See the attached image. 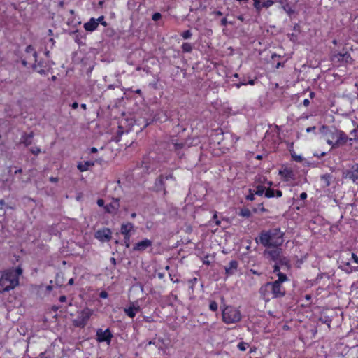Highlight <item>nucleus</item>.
<instances>
[{"instance_id": "obj_1", "label": "nucleus", "mask_w": 358, "mask_h": 358, "mask_svg": "<svg viewBox=\"0 0 358 358\" xmlns=\"http://www.w3.org/2000/svg\"><path fill=\"white\" fill-rule=\"evenodd\" d=\"M22 274V268L20 266L3 271L0 278V294L8 292L17 287Z\"/></svg>"}, {"instance_id": "obj_2", "label": "nucleus", "mask_w": 358, "mask_h": 358, "mask_svg": "<svg viewBox=\"0 0 358 358\" xmlns=\"http://www.w3.org/2000/svg\"><path fill=\"white\" fill-rule=\"evenodd\" d=\"M284 235L280 227L262 230L259 234V242L266 248H278L284 243Z\"/></svg>"}, {"instance_id": "obj_3", "label": "nucleus", "mask_w": 358, "mask_h": 358, "mask_svg": "<svg viewBox=\"0 0 358 358\" xmlns=\"http://www.w3.org/2000/svg\"><path fill=\"white\" fill-rule=\"evenodd\" d=\"M259 294L265 301H269L272 299L285 296L286 290L282 285H278L275 282H268L261 286Z\"/></svg>"}, {"instance_id": "obj_4", "label": "nucleus", "mask_w": 358, "mask_h": 358, "mask_svg": "<svg viewBox=\"0 0 358 358\" xmlns=\"http://www.w3.org/2000/svg\"><path fill=\"white\" fill-rule=\"evenodd\" d=\"M37 53L31 45L27 46L25 53L22 59V64L24 66L32 64L33 69L41 74L45 73L43 69V62H40L36 64Z\"/></svg>"}, {"instance_id": "obj_5", "label": "nucleus", "mask_w": 358, "mask_h": 358, "mask_svg": "<svg viewBox=\"0 0 358 358\" xmlns=\"http://www.w3.org/2000/svg\"><path fill=\"white\" fill-rule=\"evenodd\" d=\"M222 321L227 324H234L241 320L240 310L233 306H228L224 308L222 313Z\"/></svg>"}, {"instance_id": "obj_6", "label": "nucleus", "mask_w": 358, "mask_h": 358, "mask_svg": "<svg viewBox=\"0 0 358 358\" xmlns=\"http://www.w3.org/2000/svg\"><path fill=\"white\" fill-rule=\"evenodd\" d=\"M93 314L92 310L90 308L83 309L79 315L73 320V324L76 327L84 328Z\"/></svg>"}, {"instance_id": "obj_7", "label": "nucleus", "mask_w": 358, "mask_h": 358, "mask_svg": "<svg viewBox=\"0 0 358 358\" xmlns=\"http://www.w3.org/2000/svg\"><path fill=\"white\" fill-rule=\"evenodd\" d=\"M331 138L332 139H335V141L328 139L327 143L332 148H338L340 145L345 144L348 139L346 134L341 130H337L336 132L333 133Z\"/></svg>"}, {"instance_id": "obj_8", "label": "nucleus", "mask_w": 358, "mask_h": 358, "mask_svg": "<svg viewBox=\"0 0 358 358\" xmlns=\"http://www.w3.org/2000/svg\"><path fill=\"white\" fill-rule=\"evenodd\" d=\"M175 180V178L173 173H169L168 174L164 175L160 174L156 179L154 183V189L156 192H164V194L166 195L167 191L165 187V181L168 180Z\"/></svg>"}, {"instance_id": "obj_9", "label": "nucleus", "mask_w": 358, "mask_h": 358, "mask_svg": "<svg viewBox=\"0 0 358 358\" xmlns=\"http://www.w3.org/2000/svg\"><path fill=\"white\" fill-rule=\"evenodd\" d=\"M331 60L332 62L338 64V66L352 64L353 61L350 54L348 51H345L344 52L334 53L331 55Z\"/></svg>"}, {"instance_id": "obj_10", "label": "nucleus", "mask_w": 358, "mask_h": 358, "mask_svg": "<svg viewBox=\"0 0 358 358\" xmlns=\"http://www.w3.org/2000/svg\"><path fill=\"white\" fill-rule=\"evenodd\" d=\"M94 237L101 242H108L112 238V231L109 228L104 227L97 230Z\"/></svg>"}, {"instance_id": "obj_11", "label": "nucleus", "mask_w": 358, "mask_h": 358, "mask_svg": "<svg viewBox=\"0 0 358 358\" xmlns=\"http://www.w3.org/2000/svg\"><path fill=\"white\" fill-rule=\"evenodd\" d=\"M113 336V334L108 328L105 331L101 329H98L96 331V341L99 343L106 342L110 344Z\"/></svg>"}, {"instance_id": "obj_12", "label": "nucleus", "mask_w": 358, "mask_h": 358, "mask_svg": "<svg viewBox=\"0 0 358 358\" xmlns=\"http://www.w3.org/2000/svg\"><path fill=\"white\" fill-rule=\"evenodd\" d=\"M345 179L352 180L354 183L358 184V165L353 166L351 169L347 170L344 173Z\"/></svg>"}, {"instance_id": "obj_13", "label": "nucleus", "mask_w": 358, "mask_h": 358, "mask_svg": "<svg viewBox=\"0 0 358 358\" xmlns=\"http://www.w3.org/2000/svg\"><path fill=\"white\" fill-rule=\"evenodd\" d=\"M152 245V241L145 238L144 240H142V241L135 243L134 245V246H133V250L134 251L143 252L148 248L151 247Z\"/></svg>"}, {"instance_id": "obj_14", "label": "nucleus", "mask_w": 358, "mask_h": 358, "mask_svg": "<svg viewBox=\"0 0 358 358\" xmlns=\"http://www.w3.org/2000/svg\"><path fill=\"white\" fill-rule=\"evenodd\" d=\"M282 250L280 248V247L274 248L272 250H266L264 251V255L267 256L268 258L274 262L279 259Z\"/></svg>"}, {"instance_id": "obj_15", "label": "nucleus", "mask_w": 358, "mask_h": 358, "mask_svg": "<svg viewBox=\"0 0 358 358\" xmlns=\"http://www.w3.org/2000/svg\"><path fill=\"white\" fill-rule=\"evenodd\" d=\"M279 175L285 182H289L294 180V173L292 169L285 168L279 171Z\"/></svg>"}, {"instance_id": "obj_16", "label": "nucleus", "mask_w": 358, "mask_h": 358, "mask_svg": "<svg viewBox=\"0 0 358 358\" xmlns=\"http://www.w3.org/2000/svg\"><path fill=\"white\" fill-rule=\"evenodd\" d=\"M120 206V199H113V203L107 204L104 206L105 211L108 213H115Z\"/></svg>"}, {"instance_id": "obj_17", "label": "nucleus", "mask_w": 358, "mask_h": 358, "mask_svg": "<svg viewBox=\"0 0 358 358\" xmlns=\"http://www.w3.org/2000/svg\"><path fill=\"white\" fill-rule=\"evenodd\" d=\"M238 262L236 260H231L229 265L225 266V273L227 275H232L237 271Z\"/></svg>"}, {"instance_id": "obj_18", "label": "nucleus", "mask_w": 358, "mask_h": 358, "mask_svg": "<svg viewBox=\"0 0 358 358\" xmlns=\"http://www.w3.org/2000/svg\"><path fill=\"white\" fill-rule=\"evenodd\" d=\"M98 26V22L95 20V18L92 17L90 21L84 24L83 27L85 31L92 32L97 29Z\"/></svg>"}, {"instance_id": "obj_19", "label": "nucleus", "mask_w": 358, "mask_h": 358, "mask_svg": "<svg viewBox=\"0 0 358 358\" xmlns=\"http://www.w3.org/2000/svg\"><path fill=\"white\" fill-rule=\"evenodd\" d=\"M34 136V134L33 131H31L29 134H22L20 138V143L24 144L26 147L30 145L32 143Z\"/></svg>"}, {"instance_id": "obj_20", "label": "nucleus", "mask_w": 358, "mask_h": 358, "mask_svg": "<svg viewBox=\"0 0 358 358\" xmlns=\"http://www.w3.org/2000/svg\"><path fill=\"white\" fill-rule=\"evenodd\" d=\"M134 230V224L131 222L124 223L121 225L120 232L124 236L131 235V231Z\"/></svg>"}, {"instance_id": "obj_21", "label": "nucleus", "mask_w": 358, "mask_h": 358, "mask_svg": "<svg viewBox=\"0 0 358 358\" xmlns=\"http://www.w3.org/2000/svg\"><path fill=\"white\" fill-rule=\"evenodd\" d=\"M171 144L173 146L172 149L176 152H178L185 147V142L184 141H178V139L173 138L171 141Z\"/></svg>"}, {"instance_id": "obj_22", "label": "nucleus", "mask_w": 358, "mask_h": 358, "mask_svg": "<svg viewBox=\"0 0 358 358\" xmlns=\"http://www.w3.org/2000/svg\"><path fill=\"white\" fill-rule=\"evenodd\" d=\"M254 7L257 12H259L262 8H268L272 6L275 1H253Z\"/></svg>"}, {"instance_id": "obj_23", "label": "nucleus", "mask_w": 358, "mask_h": 358, "mask_svg": "<svg viewBox=\"0 0 358 358\" xmlns=\"http://www.w3.org/2000/svg\"><path fill=\"white\" fill-rule=\"evenodd\" d=\"M140 308L138 306H130L127 308H124V313L128 315L130 318H134L138 311H139Z\"/></svg>"}, {"instance_id": "obj_24", "label": "nucleus", "mask_w": 358, "mask_h": 358, "mask_svg": "<svg viewBox=\"0 0 358 358\" xmlns=\"http://www.w3.org/2000/svg\"><path fill=\"white\" fill-rule=\"evenodd\" d=\"M94 162L90 161H86L83 164V163H78L77 168L80 172L86 171L89 169L90 166H94Z\"/></svg>"}, {"instance_id": "obj_25", "label": "nucleus", "mask_w": 358, "mask_h": 358, "mask_svg": "<svg viewBox=\"0 0 358 358\" xmlns=\"http://www.w3.org/2000/svg\"><path fill=\"white\" fill-rule=\"evenodd\" d=\"M268 185L269 187L266 189L264 196H265V197L268 198V199L273 198V197H275V189L271 188V186L273 185V182L271 181H269V182H268Z\"/></svg>"}, {"instance_id": "obj_26", "label": "nucleus", "mask_w": 358, "mask_h": 358, "mask_svg": "<svg viewBox=\"0 0 358 358\" xmlns=\"http://www.w3.org/2000/svg\"><path fill=\"white\" fill-rule=\"evenodd\" d=\"M198 282L197 278H193L187 280L188 288L190 293H194L196 285Z\"/></svg>"}, {"instance_id": "obj_27", "label": "nucleus", "mask_w": 358, "mask_h": 358, "mask_svg": "<svg viewBox=\"0 0 358 358\" xmlns=\"http://www.w3.org/2000/svg\"><path fill=\"white\" fill-rule=\"evenodd\" d=\"M277 276L278 278L276 280H275L274 282L275 283H277L278 285H282L283 282L289 280L287 275L283 273H278Z\"/></svg>"}, {"instance_id": "obj_28", "label": "nucleus", "mask_w": 358, "mask_h": 358, "mask_svg": "<svg viewBox=\"0 0 358 358\" xmlns=\"http://www.w3.org/2000/svg\"><path fill=\"white\" fill-rule=\"evenodd\" d=\"M266 187L264 185H258L256 186L255 189H254L253 194H256L257 196H262L264 194H265Z\"/></svg>"}, {"instance_id": "obj_29", "label": "nucleus", "mask_w": 358, "mask_h": 358, "mask_svg": "<svg viewBox=\"0 0 358 358\" xmlns=\"http://www.w3.org/2000/svg\"><path fill=\"white\" fill-rule=\"evenodd\" d=\"M182 51L184 53H190L193 50V45L190 43H183L182 46Z\"/></svg>"}, {"instance_id": "obj_30", "label": "nucleus", "mask_w": 358, "mask_h": 358, "mask_svg": "<svg viewBox=\"0 0 358 358\" xmlns=\"http://www.w3.org/2000/svg\"><path fill=\"white\" fill-rule=\"evenodd\" d=\"M238 215L243 217L249 218L251 217L252 213L249 208H241Z\"/></svg>"}, {"instance_id": "obj_31", "label": "nucleus", "mask_w": 358, "mask_h": 358, "mask_svg": "<svg viewBox=\"0 0 358 358\" xmlns=\"http://www.w3.org/2000/svg\"><path fill=\"white\" fill-rule=\"evenodd\" d=\"M215 136L217 137V140L218 143H220V141L222 140L223 136V131L222 129H217L215 130Z\"/></svg>"}, {"instance_id": "obj_32", "label": "nucleus", "mask_w": 358, "mask_h": 358, "mask_svg": "<svg viewBox=\"0 0 358 358\" xmlns=\"http://www.w3.org/2000/svg\"><path fill=\"white\" fill-rule=\"evenodd\" d=\"M248 347V344L243 341L238 343V344L237 345L238 349L242 352L245 351Z\"/></svg>"}, {"instance_id": "obj_33", "label": "nucleus", "mask_w": 358, "mask_h": 358, "mask_svg": "<svg viewBox=\"0 0 358 358\" xmlns=\"http://www.w3.org/2000/svg\"><path fill=\"white\" fill-rule=\"evenodd\" d=\"M350 134L354 136V139L358 143V124H356V127L350 131Z\"/></svg>"}, {"instance_id": "obj_34", "label": "nucleus", "mask_w": 358, "mask_h": 358, "mask_svg": "<svg viewBox=\"0 0 358 358\" xmlns=\"http://www.w3.org/2000/svg\"><path fill=\"white\" fill-rule=\"evenodd\" d=\"M218 305L217 303L215 301H210L209 304V309L213 312H215L217 310Z\"/></svg>"}, {"instance_id": "obj_35", "label": "nucleus", "mask_w": 358, "mask_h": 358, "mask_svg": "<svg viewBox=\"0 0 358 358\" xmlns=\"http://www.w3.org/2000/svg\"><path fill=\"white\" fill-rule=\"evenodd\" d=\"M180 36L184 39H189L192 37V33L190 30H186V31H183L182 33H181Z\"/></svg>"}, {"instance_id": "obj_36", "label": "nucleus", "mask_w": 358, "mask_h": 358, "mask_svg": "<svg viewBox=\"0 0 358 358\" xmlns=\"http://www.w3.org/2000/svg\"><path fill=\"white\" fill-rule=\"evenodd\" d=\"M345 266H347V268H345V271L349 273L353 271H356L358 269V266L352 267L350 266L349 262H347Z\"/></svg>"}, {"instance_id": "obj_37", "label": "nucleus", "mask_w": 358, "mask_h": 358, "mask_svg": "<svg viewBox=\"0 0 358 358\" xmlns=\"http://www.w3.org/2000/svg\"><path fill=\"white\" fill-rule=\"evenodd\" d=\"M104 16L103 15H101L99 16L97 19H95V20L96 22H98V25L99 24H101V25L104 26V27H107L108 26V23L104 20Z\"/></svg>"}, {"instance_id": "obj_38", "label": "nucleus", "mask_w": 358, "mask_h": 358, "mask_svg": "<svg viewBox=\"0 0 358 358\" xmlns=\"http://www.w3.org/2000/svg\"><path fill=\"white\" fill-rule=\"evenodd\" d=\"M284 9L287 13L289 17H292V15L294 13V10L292 9V8L289 6L288 3H286L284 6Z\"/></svg>"}, {"instance_id": "obj_39", "label": "nucleus", "mask_w": 358, "mask_h": 358, "mask_svg": "<svg viewBox=\"0 0 358 358\" xmlns=\"http://www.w3.org/2000/svg\"><path fill=\"white\" fill-rule=\"evenodd\" d=\"M254 191L253 189H250L248 194L245 196L246 200L248 201H254L255 200V196L256 194H253Z\"/></svg>"}, {"instance_id": "obj_40", "label": "nucleus", "mask_w": 358, "mask_h": 358, "mask_svg": "<svg viewBox=\"0 0 358 358\" xmlns=\"http://www.w3.org/2000/svg\"><path fill=\"white\" fill-rule=\"evenodd\" d=\"M130 238L131 235L124 236V241L127 248L130 246Z\"/></svg>"}, {"instance_id": "obj_41", "label": "nucleus", "mask_w": 358, "mask_h": 358, "mask_svg": "<svg viewBox=\"0 0 358 358\" xmlns=\"http://www.w3.org/2000/svg\"><path fill=\"white\" fill-rule=\"evenodd\" d=\"M161 17H162V15L159 13H155L152 15V19L154 21H158L159 20L161 19Z\"/></svg>"}, {"instance_id": "obj_42", "label": "nucleus", "mask_w": 358, "mask_h": 358, "mask_svg": "<svg viewBox=\"0 0 358 358\" xmlns=\"http://www.w3.org/2000/svg\"><path fill=\"white\" fill-rule=\"evenodd\" d=\"M256 80H257L256 78L255 79H250V80H248V82L244 81L241 84L243 85H254L255 84Z\"/></svg>"}, {"instance_id": "obj_43", "label": "nucleus", "mask_w": 358, "mask_h": 358, "mask_svg": "<svg viewBox=\"0 0 358 358\" xmlns=\"http://www.w3.org/2000/svg\"><path fill=\"white\" fill-rule=\"evenodd\" d=\"M304 298L307 301L306 306L310 305L312 302V296L310 294H306L305 295Z\"/></svg>"}, {"instance_id": "obj_44", "label": "nucleus", "mask_w": 358, "mask_h": 358, "mask_svg": "<svg viewBox=\"0 0 358 358\" xmlns=\"http://www.w3.org/2000/svg\"><path fill=\"white\" fill-rule=\"evenodd\" d=\"M31 153H33L35 155H38L41 152V149L38 148H32L31 149Z\"/></svg>"}, {"instance_id": "obj_45", "label": "nucleus", "mask_w": 358, "mask_h": 358, "mask_svg": "<svg viewBox=\"0 0 358 358\" xmlns=\"http://www.w3.org/2000/svg\"><path fill=\"white\" fill-rule=\"evenodd\" d=\"M99 296L100 298L101 299H106L108 298V294L106 291H101L100 293H99Z\"/></svg>"}, {"instance_id": "obj_46", "label": "nucleus", "mask_w": 358, "mask_h": 358, "mask_svg": "<svg viewBox=\"0 0 358 358\" xmlns=\"http://www.w3.org/2000/svg\"><path fill=\"white\" fill-rule=\"evenodd\" d=\"M258 208L262 213L268 212V210L264 208L263 203H261L258 205Z\"/></svg>"}, {"instance_id": "obj_47", "label": "nucleus", "mask_w": 358, "mask_h": 358, "mask_svg": "<svg viewBox=\"0 0 358 358\" xmlns=\"http://www.w3.org/2000/svg\"><path fill=\"white\" fill-rule=\"evenodd\" d=\"M273 273H276V275H278V273H281L280 272V266L278 264H275L273 266Z\"/></svg>"}, {"instance_id": "obj_48", "label": "nucleus", "mask_w": 358, "mask_h": 358, "mask_svg": "<svg viewBox=\"0 0 358 358\" xmlns=\"http://www.w3.org/2000/svg\"><path fill=\"white\" fill-rule=\"evenodd\" d=\"M351 257H352V261L355 263H356L357 264H358V256L356 254L352 252Z\"/></svg>"}, {"instance_id": "obj_49", "label": "nucleus", "mask_w": 358, "mask_h": 358, "mask_svg": "<svg viewBox=\"0 0 358 358\" xmlns=\"http://www.w3.org/2000/svg\"><path fill=\"white\" fill-rule=\"evenodd\" d=\"M209 256L206 255L204 257L203 259V264L207 266H209L210 264V262L208 259Z\"/></svg>"}, {"instance_id": "obj_50", "label": "nucleus", "mask_w": 358, "mask_h": 358, "mask_svg": "<svg viewBox=\"0 0 358 358\" xmlns=\"http://www.w3.org/2000/svg\"><path fill=\"white\" fill-rule=\"evenodd\" d=\"M229 23V22L227 21V17H223L222 20H221V22H220V24L222 26H227V24ZM229 24H231V22H229Z\"/></svg>"}, {"instance_id": "obj_51", "label": "nucleus", "mask_w": 358, "mask_h": 358, "mask_svg": "<svg viewBox=\"0 0 358 358\" xmlns=\"http://www.w3.org/2000/svg\"><path fill=\"white\" fill-rule=\"evenodd\" d=\"M282 196V192L280 189L275 190V196L277 198H280Z\"/></svg>"}, {"instance_id": "obj_52", "label": "nucleus", "mask_w": 358, "mask_h": 358, "mask_svg": "<svg viewBox=\"0 0 358 358\" xmlns=\"http://www.w3.org/2000/svg\"><path fill=\"white\" fill-rule=\"evenodd\" d=\"M105 202H104V200L102 199H99L97 200V205L100 207H104L105 205H104Z\"/></svg>"}, {"instance_id": "obj_53", "label": "nucleus", "mask_w": 358, "mask_h": 358, "mask_svg": "<svg viewBox=\"0 0 358 358\" xmlns=\"http://www.w3.org/2000/svg\"><path fill=\"white\" fill-rule=\"evenodd\" d=\"M303 106H305V107H308L309 105H310V101L308 99H305L303 101V103H302Z\"/></svg>"}, {"instance_id": "obj_54", "label": "nucleus", "mask_w": 358, "mask_h": 358, "mask_svg": "<svg viewBox=\"0 0 358 358\" xmlns=\"http://www.w3.org/2000/svg\"><path fill=\"white\" fill-rule=\"evenodd\" d=\"M307 196H308V195L306 192H302V193H301L299 197H300V199L305 200V199H306Z\"/></svg>"}, {"instance_id": "obj_55", "label": "nucleus", "mask_w": 358, "mask_h": 358, "mask_svg": "<svg viewBox=\"0 0 358 358\" xmlns=\"http://www.w3.org/2000/svg\"><path fill=\"white\" fill-rule=\"evenodd\" d=\"M59 301L60 302H65L66 301V297L64 295L60 296L59 298Z\"/></svg>"}, {"instance_id": "obj_56", "label": "nucleus", "mask_w": 358, "mask_h": 358, "mask_svg": "<svg viewBox=\"0 0 358 358\" xmlns=\"http://www.w3.org/2000/svg\"><path fill=\"white\" fill-rule=\"evenodd\" d=\"M50 181L52 182H58V178L50 177Z\"/></svg>"}, {"instance_id": "obj_57", "label": "nucleus", "mask_w": 358, "mask_h": 358, "mask_svg": "<svg viewBox=\"0 0 358 358\" xmlns=\"http://www.w3.org/2000/svg\"><path fill=\"white\" fill-rule=\"evenodd\" d=\"M213 13L215 15H219V16H222L224 15V13L220 10H215L213 12Z\"/></svg>"}, {"instance_id": "obj_58", "label": "nucleus", "mask_w": 358, "mask_h": 358, "mask_svg": "<svg viewBox=\"0 0 358 358\" xmlns=\"http://www.w3.org/2000/svg\"><path fill=\"white\" fill-rule=\"evenodd\" d=\"M78 107V103L77 102H73L72 104H71V108L73 109H77Z\"/></svg>"}, {"instance_id": "obj_59", "label": "nucleus", "mask_w": 358, "mask_h": 358, "mask_svg": "<svg viewBox=\"0 0 358 358\" xmlns=\"http://www.w3.org/2000/svg\"><path fill=\"white\" fill-rule=\"evenodd\" d=\"M315 129V127H310L306 129V131L308 133L311 132L312 131H314Z\"/></svg>"}, {"instance_id": "obj_60", "label": "nucleus", "mask_w": 358, "mask_h": 358, "mask_svg": "<svg viewBox=\"0 0 358 358\" xmlns=\"http://www.w3.org/2000/svg\"><path fill=\"white\" fill-rule=\"evenodd\" d=\"M250 272L252 273V274H255V275H260L261 273H259L258 271L254 270V269H250Z\"/></svg>"}, {"instance_id": "obj_61", "label": "nucleus", "mask_w": 358, "mask_h": 358, "mask_svg": "<svg viewBox=\"0 0 358 358\" xmlns=\"http://www.w3.org/2000/svg\"><path fill=\"white\" fill-rule=\"evenodd\" d=\"M98 150L95 147H92L91 149H90V152L91 153H96L97 152Z\"/></svg>"}, {"instance_id": "obj_62", "label": "nucleus", "mask_w": 358, "mask_h": 358, "mask_svg": "<svg viewBox=\"0 0 358 358\" xmlns=\"http://www.w3.org/2000/svg\"><path fill=\"white\" fill-rule=\"evenodd\" d=\"M292 157H293V158H294L296 161H297V162H301V157L300 156H296V157H294V156H293V155H292Z\"/></svg>"}, {"instance_id": "obj_63", "label": "nucleus", "mask_w": 358, "mask_h": 358, "mask_svg": "<svg viewBox=\"0 0 358 358\" xmlns=\"http://www.w3.org/2000/svg\"><path fill=\"white\" fill-rule=\"evenodd\" d=\"M22 173V169L21 168L17 169L15 171V174H18V173Z\"/></svg>"}, {"instance_id": "obj_64", "label": "nucleus", "mask_w": 358, "mask_h": 358, "mask_svg": "<svg viewBox=\"0 0 358 358\" xmlns=\"http://www.w3.org/2000/svg\"><path fill=\"white\" fill-rule=\"evenodd\" d=\"M73 283H74V280H73V278H71V279L69 280V282H68V285H73Z\"/></svg>"}]
</instances>
